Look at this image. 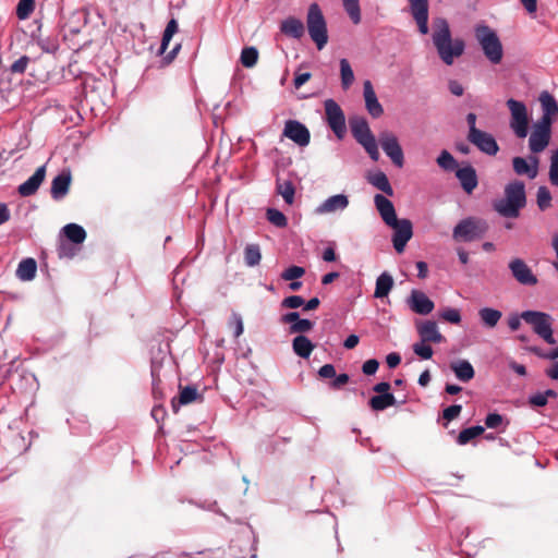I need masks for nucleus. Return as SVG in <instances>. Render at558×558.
Segmentation results:
<instances>
[{
    "mask_svg": "<svg viewBox=\"0 0 558 558\" xmlns=\"http://www.w3.org/2000/svg\"><path fill=\"white\" fill-rule=\"evenodd\" d=\"M432 39L440 60L447 65L453 64L464 53L463 39L452 38L449 24L442 17L435 20Z\"/></svg>",
    "mask_w": 558,
    "mask_h": 558,
    "instance_id": "f257e3e1",
    "label": "nucleus"
},
{
    "mask_svg": "<svg viewBox=\"0 0 558 558\" xmlns=\"http://www.w3.org/2000/svg\"><path fill=\"white\" fill-rule=\"evenodd\" d=\"M525 186L520 181H513L506 185L505 197L494 203L495 210L508 218H517L520 209L525 206Z\"/></svg>",
    "mask_w": 558,
    "mask_h": 558,
    "instance_id": "f03ea898",
    "label": "nucleus"
},
{
    "mask_svg": "<svg viewBox=\"0 0 558 558\" xmlns=\"http://www.w3.org/2000/svg\"><path fill=\"white\" fill-rule=\"evenodd\" d=\"M474 33L485 57L493 64L500 63L504 56V49L497 33L487 25H477Z\"/></svg>",
    "mask_w": 558,
    "mask_h": 558,
    "instance_id": "7ed1b4c3",
    "label": "nucleus"
},
{
    "mask_svg": "<svg viewBox=\"0 0 558 558\" xmlns=\"http://www.w3.org/2000/svg\"><path fill=\"white\" fill-rule=\"evenodd\" d=\"M350 128L356 142L363 146L372 160L377 161L379 159L378 145L366 119L362 117L350 119Z\"/></svg>",
    "mask_w": 558,
    "mask_h": 558,
    "instance_id": "20e7f679",
    "label": "nucleus"
},
{
    "mask_svg": "<svg viewBox=\"0 0 558 558\" xmlns=\"http://www.w3.org/2000/svg\"><path fill=\"white\" fill-rule=\"evenodd\" d=\"M306 26L312 40L317 49L322 50L328 41L327 24L324 14L317 3L308 7Z\"/></svg>",
    "mask_w": 558,
    "mask_h": 558,
    "instance_id": "39448f33",
    "label": "nucleus"
},
{
    "mask_svg": "<svg viewBox=\"0 0 558 558\" xmlns=\"http://www.w3.org/2000/svg\"><path fill=\"white\" fill-rule=\"evenodd\" d=\"M522 319L531 325L533 331L548 344H555L553 324L554 318L545 313L538 311H524L521 313Z\"/></svg>",
    "mask_w": 558,
    "mask_h": 558,
    "instance_id": "423d86ee",
    "label": "nucleus"
},
{
    "mask_svg": "<svg viewBox=\"0 0 558 558\" xmlns=\"http://www.w3.org/2000/svg\"><path fill=\"white\" fill-rule=\"evenodd\" d=\"M487 230L488 225L485 220L469 217L454 227L452 236L457 241L471 242L481 239Z\"/></svg>",
    "mask_w": 558,
    "mask_h": 558,
    "instance_id": "0eeeda50",
    "label": "nucleus"
},
{
    "mask_svg": "<svg viewBox=\"0 0 558 558\" xmlns=\"http://www.w3.org/2000/svg\"><path fill=\"white\" fill-rule=\"evenodd\" d=\"M507 107L510 112V129L517 137L524 138L529 133V112L525 104L520 100L510 98L507 100Z\"/></svg>",
    "mask_w": 558,
    "mask_h": 558,
    "instance_id": "6e6552de",
    "label": "nucleus"
},
{
    "mask_svg": "<svg viewBox=\"0 0 558 558\" xmlns=\"http://www.w3.org/2000/svg\"><path fill=\"white\" fill-rule=\"evenodd\" d=\"M326 121L335 135L341 140L345 135V117L341 107L333 100L327 99L324 102Z\"/></svg>",
    "mask_w": 558,
    "mask_h": 558,
    "instance_id": "1a4fd4ad",
    "label": "nucleus"
},
{
    "mask_svg": "<svg viewBox=\"0 0 558 558\" xmlns=\"http://www.w3.org/2000/svg\"><path fill=\"white\" fill-rule=\"evenodd\" d=\"M378 141L392 163L398 168H402L404 165V155L398 137L390 131H383L379 134Z\"/></svg>",
    "mask_w": 558,
    "mask_h": 558,
    "instance_id": "9d476101",
    "label": "nucleus"
},
{
    "mask_svg": "<svg viewBox=\"0 0 558 558\" xmlns=\"http://www.w3.org/2000/svg\"><path fill=\"white\" fill-rule=\"evenodd\" d=\"M509 270L517 282L522 286H535L538 280L530 266L519 257L512 258L508 264Z\"/></svg>",
    "mask_w": 558,
    "mask_h": 558,
    "instance_id": "9b49d317",
    "label": "nucleus"
},
{
    "mask_svg": "<svg viewBox=\"0 0 558 558\" xmlns=\"http://www.w3.org/2000/svg\"><path fill=\"white\" fill-rule=\"evenodd\" d=\"M389 227L393 229V247L398 253H402L413 235L412 222L409 219H398Z\"/></svg>",
    "mask_w": 558,
    "mask_h": 558,
    "instance_id": "f8f14e48",
    "label": "nucleus"
},
{
    "mask_svg": "<svg viewBox=\"0 0 558 558\" xmlns=\"http://www.w3.org/2000/svg\"><path fill=\"white\" fill-rule=\"evenodd\" d=\"M551 126L543 123H536L529 138V147L532 153L543 151L549 144Z\"/></svg>",
    "mask_w": 558,
    "mask_h": 558,
    "instance_id": "ddd939ff",
    "label": "nucleus"
},
{
    "mask_svg": "<svg viewBox=\"0 0 558 558\" xmlns=\"http://www.w3.org/2000/svg\"><path fill=\"white\" fill-rule=\"evenodd\" d=\"M407 304L412 312L418 315H427L435 307L434 302L423 291L416 289L410 292Z\"/></svg>",
    "mask_w": 558,
    "mask_h": 558,
    "instance_id": "4468645a",
    "label": "nucleus"
},
{
    "mask_svg": "<svg viewBox=\"0 0 558 558\" xmlns=\"http://www.w3.org/2000/svg\"><path fill=\"white\" fill-rule=\"evenodd\" d=\"M411 14L422 35L428 34V0H408Z\"/></svg>",
    "mask_w": 558,
    "mask_h": 558,
    "instance_id": "2eb2a0df",
    "label": "nucleus"
},
{
    "mask_svg": "<svg viewBox=\"0 0 558 558\" xmlns=\"http://www.w3.org/2000/svg\"><path fill=\"white\" fill-rule=\"evenodd\" d=\"M468 140L488 156H495L499 150V146L494 136L485 131L480 130L474 134H468Z\"/></svg>",
    "mask_w": 558,
    "mask_h": 558,
    "instance_id": "dca6fc26",
    "label": "nucleus"
},
{
    "mask_svg": "<svg viewBox=\"0 0 558 558\" xmlns=\"http://www.w3.org/2000/svg\"><path fill=\"white\" fill-rule=\"evenodd\" d=\"M283 135L300 146H306L310 143V132L305 125L295 120L286 122Z\"/></svg>",
    "mask_w": 558,
    "mask_h": 558,
    "instance_id": "f3484780",
    "label": "nucleus"
},
{
    "mask_svg": "<svg viewBox=\"0 0 558 558\" xmlns=\"http://www.w3.org/2000/svg\"><path fill=\"white\" fill-rule=\"evenodd\" d=\"M417 333L423 342L440 343L445 340L438 326L433 320H420L415 323Z\"/></svg>",
    "mask_w": 558,
    "mask_h": 558,
    "instance_id": "a211bd4d",
    "label": "nucleus"
},
{
    "mask_svg": "<svg viewBox=\"0 0 558 558\" xmlns=\"http://www.w3.org/2000/svg\"><path fill=\"white\" fill-rule=\"evenodd\" d=\"M349 206V197L345 194H336L326 198L316 207L317 215H328L336 211H343Z\"/></svg>",
    "mask_w": 558,
    "mask_h": 558,
    "instance_id": "6ab92c4d",
    "label": "nucleus"
},
{
    "mask_svg": "<svg viewBox=\"0 0 558 558\" xmlns=\"http://www.w3.org/2000/svg\"><path fill=\"white\" fill-rule=\"evenodd\" d=\"M539 102L543 114L538 120V123L551 126L554 119L558 116L557 101L548 92H543L539 95Z\"/></svg>",
    "mask_w": 558,
    "mask_h": 558,
    "instance_id": "aec40b11",
    "label": "nucleus"
},
{
    "mask_svg": "<svg viewBox=\"0 0 558 558\" xmlns=\"http://www.w3.org/2000/svg\"><path fill=\"white\" fill-rule=\"evenodd\" d=\"M539 159L536 156H530L527 159L522 157H514L512 159L513 170L519 175H527L534 179L538 173Z\"/></svg>",
    "mask_w": 558,
    "mask_h": 558,
    "instance_id": "412c9836",
    "label": "nucleus"
},
{
    "mask_svg": "<svg viewBox=\"0 0 558 558\" xmlns=\"http://www.w3.org/2000/svg\"><path fill=\"white\" fill-rule=\"evenodd\" d=\"M363 96L365 108L373 118H379L384 113V108L378 101L377 95L373 88L371 81L363 83Z\"/></svg>",
    "mask_w": 558,
    "mask_h": 558,
    "instance_id": "4be33fe9",
    "label": "nucleus"
},
{
    "mask_svg": "<svg viewBox=\"0 0 558 558\" xmlns=\"http://www.w3.org/2000/svg\"><path fill=\"white\" fill-rule=\"evenodd\" d=\"M376 209L378 210L383 221L387 226H392L398 220L395 206L391 201L381 194H376L374 197Z\"/></svg>",
    "mask_w": 558,
    "mask_h": 558,
    "instance_id": "5701e85b",
    "label": "nucleus"
},
{
    "mask_svg": "<svg viewBox=\"0 0 558 558\" xmlns=\"http://www.w3.org/2000/svg\"><path fill=\"white\" fill-rule=\"evenodd\" d=\"M71 172L63 170L51 182V197L56 201L62 199L69 192L71 184Z\"/></svg>",
    "mask_w": 558,
    "mask_h": 558,
    "instance_id": "b1692460",
    "label": "nucleus"
},
{
    "mask_svg": "<svg viewBox=\"0 0 558 558\" xmlns=\"http://www.w3.org/2000/svg\"><path fill=\"white\" fill-rule=\"evenodd\" d=\"M46 167H39L35 173L19 186V193L22 196H31L36 193L45 180Z\"/></svg>",
    "mask_w": 558,
    "mask_h": 558,
    "instance_id": "393cba45",
    "label": "nucleus"
},
{
    "mask_svg": "<svg viewBox=\"0 0 558 558\" xmlns=\"http://www.w3.org/2000/svg\"><path fill=\"white\" fill-rule=\"evenodd\" d=\"M456 175L459 179L462 189L468 194H471L477 186L476 171L472 166H465L463 168L458 169Z\"/></svg>",
    "mask_w": 558,
    "mask_h": 558,
    "instance_id": "a878e982",
    "label": "nucleus"
},
{
    "mask_svg": "<svg viewBox=\"0 0 558 558\" xmlns=\"http://www.w3.org/2000/svg\"><path fill=\"white\" fill-rule=\"evenodd\" d=\"M450 368L454 373L456 377L463 383H468L474 378V368L466 360H457L451 362Z\"/></svg>",
    "mask_w": 558,
    "mask_h": 558,
    "instance_id": "bb28decb",
    "label": "nucleus"
},
{
    "mask_svg": "<svg viewBox=\"0 0 558 558\" xmlns=\"http://www.w3.org/2000/svg\"><path fill=\"white\" fill-rule=\"evenodd\" d=\"M280 29L287 36L299 39L304 35V25L301 20L295 17L286 19L280 26Z\"/></svg>",
    "mask_w": 558,
    "mask_h": 558,
    "instance_id": "cd10ccee",
    "label": "nucleus"
},
{
    "mask_svg": "<svg viewBox=\"0 0 558 558\" xmlns=\"http://www.w3.org/2000/svg\"><path fill=\"white\" fill-rule=\"evenodd\" d=\"M37 264L34 258L23 259L16 269V277L22 281H31L35 278Z\"/></svg>",
    "mask_w": 558,
    "mask_h": 558,
    "instance_id": "c85d7f7f",
    "label": "nucleus"
},
{
    "mask_svg": "<svg viewBox=\"0 0 558 558\" xmlns=\"http://www.w3.org/2000/svg\"><path fill=\"white\" fill-rule=\"evenodd\" d=\"M367 181L373 186H375L379 191L384 192L388 196L393 195V189L391 187V184H390L387 175L383 171H376L374 173H369L367 175Z\"/></svg>",
    "mask_w": 558,
    "mask_h": 558,
    "instance_id": "c756f323",
    "label": "nucleus"
},
{
    "mask_svg": "<svg viewBox=\"0 0 558 558\" xmlns=\"http://www.w3.org/2000/svg\"><path fill=\"white\" fill-rule=\"evenodd\" d=\"M478 317L483 326L495 328L501 319L502 313L492 307H483L478 311Z\"/></svg>",
    "mask_w": 558,
    "mask_h": 558,
    "instance_id": "7c9ffc66",
    "label": "nucleus"
},
{
    "mask_svg": "<svg viewBox=\"0 0 558 558\" xmlns=\"http://www.w3.org/2000/svg\"><path fill=\"white\" fill-rule=\"evenodd\" d=\"M392 288H393V278L388 272H383L376 279L374 296L376 299L386 298Z\"/></svg>",
    "mask_w": 558,
    "mask_h": 558,
    "instance_id": "2f4dec72",
    "label": "nucleus"
},
{
    "mask_svg": "<svg viewBox=\"0 0 558 558\" xmlns=\"http://www.w3.org/2000/svg\"><path fill=\"white\" fill-rule=\"evenodd\" d=\"M292 348L296 355L307 359L314 350V344L305 336H298L292 341Z\"/></svg>",
    "mask_w": 558,
    "mask_h": 558,
    "instance_id": "473e14b6",
    "label": "nucleus"
},
{
    "mask_svg": "<svg viewBox=\"0 0 558 558\" xmlns=\"http://www.w3.org/2000/svg\"><path fill=\"white\" fill-rule=\"evenodd\" d=\"M340 77H341V86L344 90L349 89L353 84L355 77L353 70L351 68L350 62L347 59H340Z\"/></svg>",
    "mask_w": 558,
    "mask_h": 558,
    "instance_id": "72a5a7b5",
    "label": "nucleus"
},
{
    "mask_svg": "<svg viewBox=\"0 0 558 558\" xmlns=\"http://www.w3.org/2000/svg\"><path fill=\"white\" fill-rule=\"evenodd\" d=\"M396 403V399L391 393L377 395L371 398L369 405L375 411H383L388 407H392Z\"/></svg>",
    "mask_w": 558,
    "mask_h": 558,
    "instance_id": "f704fd0d",
    "label": "nucleus"
},
{
    "mask_svg": "<svg viewBox=\"0 0 558 558\" xmlns=\"http://www.w3.org/2000/svg\"><path fill=\"white\" fill-rule=\"evenodd\" d=\"M63 232L71 242L76 244L83 243L86 238L85 230L76 223L66 225L63 228Z\"/></svg>",
    "mask_w": 558,
    "mask_h": 558,
    "instance_id": "c9c22d12",
    "label": "nucleus"
},
{
    "mask_svg": "<svg viewBox=\"0 0 558 558\" xmlns=\"http://www.w3.org/2000/svg\"><path fill=\"white\" fill-rule=\"evenodd\" d=\"M262 254L257 244H248L244 250V260L250 267H254L260 263Z\"/></svg>",
    "mask_w": 558,
    "mask_h": 558,
    "instance_id": "e433bc0d",
    "label": "nucleus"
},
{
    "mask_svg": "<svg viewBox=\"0 0 558 558\" xmlns=\"http://www.w3.org/2000/svg\"><path fill=\"white\" fill-rule=\"evenodd\" d=\"M277 193L282 196L284 202L291 205L294 201V186L290 181H277Z\"/></svg>",
    "mask_w": 558,
    "mask_h": 558,
    "instance_id": "4c0bfd02",
    "label": "nucleus"
},
{
    "mask_svg": "<svg viewBox=\"0 0 558 558\" xmlns=\"http://www.w3.org/2000/svg\"><path fill=\"white\" fill-rule=\"evenodd\" d=\"M343 8L354 24L361 22L360 0H342Z\"/></svg>",
    "mask_w": 558,
    "mask_h": 558,
    "instance_id": "58836bf2",
    "label": "nucleus"
},
{
    "mask_svg": "<svg viewBox=\"0 0 558 558\" xmlns=\"http://www.w3.org/2000/svg\"><path fill=\"white\" fill-rule=\"evenodd\" d=\"M484 433L483 426H472L460 432L457 441L459 445H466L469 441Z\"/></svg>",
    "mask_w": 558,
    "mask_h": 558,
    "instance_id": "ea45409f",
    "label": "nucleus"
},
{
    "mask_svg": "<svg viewBox=\"0 0 558 558\" xmlns=\"http://www.w3.org/2000/svg\"><path fill=\"white\" fill-rule=\"evenodd\" d=\"M178 32V23L174 19L170 20L166 26V29L162 35L161 46L159 49L160 53H165L167 50L169 43L171 41L173 35Z\"/></svg>",
    "mask_w": 558,
    "mask_h": 558,
    "instance_id": "a19ab883",
    "label": "nucleus"
},
{
    "mask_svg": "<svg viewBox=\"0 0 558 558\" xmlns=\"http://www.w3.org/2000/svg\"><path fill=\"white\" fill-rule=\"evenodd\" d=\"M258 60V51L255 47H246L241 52V63L245 68H253Z\"/></svg>",
    "mask_w": 558,
    "mask_h": 558,
    "instance_id": "79ce46f5",
    "label": "nucleus"
},
{
    "mask_svg": "<svg viewBox=\"0 0 558 558\" xmlns=\"http://www.w3.org/2000/svg\"><path fill=\"white\" fill-rule=\"evenodd\" d=\"M35 10V0H20L16 7V16L26 20Z\"/></svg>",
    "mask_w": 558,
    "mask_h": 558,
    "instance_id": "37998d69",
    "label": "nucleus"
},
{
    "mask_svg": "<svg viewBox=\"0 0 558 558\" xmlns=\"http://www.w3.org/2000/svg\"><path fill=\"white\" fill-rule=\"evenodd\" d=\"M437 163L440 168L447 171H452L457 167V161L453 158V156L447 151L442 150L439 156L437 157Z\"/></svg>",
    "mask_w": 558,
    "mask_h": 558,
    "instance_id": "c03bdc74",
    "label": "nucleus"
},
{
    "mask_svg": "<svg viewBox=\"0 0 558 558\" xmlns=\"http://www.w3.org/2000/svg\"><path fill=\"white\" fill-rule=\"evenodd\" d=\"M536 198L541 210H545L550 206L551 195L546 186L538 187Z\"/></svg>",
    "mask_w": 558,
    "mask_h": 558,
    "instance_id": "a18cd8bd",
    "label": "nucleus"
},
{
    "mask_svg": "<svg viewBox=\"0 0 558 558\" xmlns=\"http://www.w3.org/2000/svg\"><path fill=\"white\" fill-rule=\"evenodd\" d=\"M267 219L276 227L283 228L287 226L286 216L275 208H269L267 210Z\"/></svg>",
    "mask_w": 558,
    "mask_h": 558,
    "instance_id": "49530a36",
    "label": "nucleus"
},
{
    "mask_svg": "<svg viewBox=\"0 0 558 558\" xmlns=\"http://www.w3.org/2000/svg\"><path fill=\"white\" fill-rule=\"evenodd\" d=\"M413 351L417 356H420L423 360L430 359L434 353L428 342H423L422 340L413 344Z\"/></svg>",
    "mask_w": 558,
    "mask_h": 558,
    "instance_id": "de8ad7c7",
    "label": "nucleus"
},
{
    "mask_svg": "<svg viewBox=\"0 0 558 558\" xmlns=\"http://www.w3.org/2000/svg\"><path fill=\"white\" fill-rule=\"evenodd\" d=\"M305 274V269L301 266H290L282 274L281 278L286 281H292L303 277Z\"/></svg>",
    "mask_w": 558,
    "mask_h": 558,
    "instance_id": "09e8293b",
    "label": "nucleus"
},
{
    "mask_svg": "<svg viewBox=\"0 0 558 558\" xmlns=\"http://www.w3.org/2000/svg\"><path fill=\"white\" fill-rule=\"evenodd\" d=\"M198 397V392L193 387H185L181 390L179 396V402L180 404H189L193 401H195Z\"/></svg>",
    "mask_w": 558,
    "mask_h": 558,
    "instance_id": "8fccbe9b",
    "label": "nucleus"
},
{
    "mask_svg": "<svg viewBox=\"0 0 558 558\" xmlns=\"http://www.w3.org/2000/svg\"><path fill=\"white\" fill-rule=\"evenodd\" d=\"M439 316L441 319L451 324H459L461 322V314L457 308H445L442 312H440Z\"/></svg>",
    "mask_w": 558,
    "mask_h": 558,
    "instance_id": "3c124183",
    "label": "nucleus"
},
{
    "mask_svg": "<svg viewBox=\"0 0 558 558\" xmlns=\"http://www.w3.org/2000/svg\"><path fill=\"white\" fill-rule=\"evenodd\" d=\"M549 180L551 184L558 186V149L553 151L550 158Z\"/></svg>",
    "mask_w": 558,
    "mask_h": 558,
    "instance_id": "603ef678",
    "label": "nucleus"
},
{
    "mask_svg": "<svg viewBox=\"0 0 558 558\" xmlns=\"http://www.w3.org/2000/svg\"><path fill=\"white\" fill-rule=\"evenodd\" d=\"M314 324L310 319L300 318L295 324L290 326L291 333L307 332L313 328Z\"/></svg>",
    "mask_w": 558,
    "mask_h": 558,
    "instance_id": "864d4df0",
    "label": "nucleus"
},
{
    "mask_svg": "<svg viewBox=\"0 0 558 558\" xmlns=\"http://www.w3.org/2000/svg\"><path fill=\"white\" fill-rule=\"evenodd\" d=\"M304 305V299L300 295H291L281 302V306L286 308H299Z\"/></svg>",
    "mask_w": 558,
    "mask_h": 558,
    "instance_id": "5fc2aeb1",
    "label": "nucleus"
},
{
    "mask_svg": "<svg viewBox=\"0 0 558 558\" xmlns=\"http://www.w3.org/2000/svg\"><path fill=\"white\" fill-rule=\"evenodd\" d=\"M462 407L460 404H453L444 410V418L448 422L457 418L461 413Z\"/></svg>",
    "mask_w": 558,
    "mask_h": 558,
    "instance_id": "6e6d98bb",
    "label": "nucleus"
},
{
    "mask_svg": "<svg viewBox=\"0 0 558 558\" xmlns=\"http://www.w3.org/2000/svg\"><path fill=\"white\" fill-rule=\"evenodd\" d=\"M230 325L234 329V337L238 338L243 333V320L239 314L233 313L231 316Z\"/></svg>",
    "mask_w": 558,
    "mask_h": 558,
    "instance_id": "4d7b16f0",
    "label": "nucleus"
},
{
    "mask_svg": "<svg viewBox=\"0 0 558 558\" xmlns=\"http://www.w3.org/2000/svg\"><path fill=\"white\" fill-rule=\"evenodd\" d=\"M504 422V417L498 413H490L486 416L485 425L488 428H498Z\"/></svg>",
    "mask_w": 558,
    "mask_h": 558,
    "instance_id": "13d9d810",
    "label": "nucleus"
},
{
    "mask_svg": "<svg viewBox=\"0 0 558 558\" xmlns=\"http://www.w3.org/2000/svg\"><path fill=\"white\" fill-rule=\"evenodd\" d=\"M379 363L375 359L364 362L362 371L365 375H374L378 369Z\"/></svg>",
    "mask_w": 558,
    "mask_h": 558,
    "instance_id": "bf43d9fd",
    "label": "nucleus"
},
{
    "mask_svg": "<svg viewBox=\"0 0 558 558\" xmlns=\"http://www.w3.org/2000/svg\"><path fill=\"white\" fill-rule=\"evenodd\" d=\"M28 64V58L27 57H21L17 59L11 66V71L13 73H23L26 70V66Z\"/></svg>",
    "mask_w": 558,
    "mask_h": 558,
    "instance_id": "052dcab7",
    "label": "nucleus"
},
{
    "mask_svg": "<svg viewBox=\"0 0 558 558\" xmlns=\"http://www.w3.org/2000/svg\"><path fill=\"white\" fill-rule=\"evenodd\" d=\"M318 374L322 378H332L336 376L335 366L332 364H325L319 368Z\"/></svg>",
    "mask_w": 558,
    "mask_h": 558,
    "instance_id": "680f3d73",
    "label": "nucleus"
},
{
    "mask_svg": "<svg viewBox=\"0 0 558 558\" xmlns=\"http://www.w3.org/2000/svg\"><path fill=\"white\" fill-rule=\"evenodd\" d=\"M547 399L542 392H537L535 395H532L529 399V402L531 405L534 407H544L547 403Z\"/></svg>",
    "mask_w": 558,
    "mask_h": 558,
    "instance_id": "e2e57ef3",
    "label": "nucleus"
},
{
    "mask_svg": "<svg viewBox=\"0 0 558 558\" xmlns=\"http://www.w3.org/2000/svg\"><path fill=\"white\" fill-rule=\"evenodd\" d=\"M521 319H522L521 314L520 315L513 314V315L509 316V318H508L509 328L512 331L518 330L521 326Z\"/></svg>",
    "mask_w": 558,
    "mask_h": 558,
    "instance_id": "0e129e2a",
    "label": "nucleus"
},
{
    "mask_svg": "<svg viewBox=\"0 0 558 558\" xmlns=\"http://www.w3.org/2000/svg\"><path fill=\"white\" fill-rule=\"evenodd\" d=\"M311 78V73H300L296 74L294 77V87L299 89L301 86H303L308 80Z\"/></svg>",
    "mask_w": 558,
    "mask_h": 558,
    "instance_id": "69168bd1",
    "label": "nucleus"
},
{
    "mask_svg": "<svg viewBox=\"0 0 558 558\" xmlns=\"http://www.w3.org/2000/svg\"><path fill=\"white\" fill-rule=\"evenodd\" d=\"M387 365L390 368L397 367L401 362V356L398 353H389L386 357Z\"/></svg>",
    "mask_w": 558,
    "mask_h": 558,
    "instance_id": "338daca9",
    "label": "nucleus"
},
{
    "mask_svg": "<svg viewBox=\"0 0 558 558\" xmlns=\"http://www.w3.org/2000/svg\"><path fill=\"white\" fill-rule=\"evenodd\" d=\"M449 90L456 96H462L464 88L458 81L452 80L449 82Z\"/></svg>",
    "mask_w": 558,
    "mask_h": 558,
    "instance_id": "774afa93",
    "label": "nucleus"
}]
</instances>
